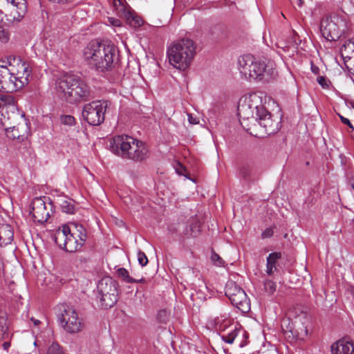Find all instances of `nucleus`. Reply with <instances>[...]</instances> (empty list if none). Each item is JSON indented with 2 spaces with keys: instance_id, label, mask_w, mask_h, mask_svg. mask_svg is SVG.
Returning a JSON list of instances; mask_svg holds the SVG:
<instances>
[{
  "instance_id": "nucleus-1",
  "label": "nucleus",
  "mask_w": 354,
  "mask_h": 354,
  "mask_svg": "<svg viewBox=\"0 0 354 354\" xmlns=\"http://www.w3.org/2000/svg\"><path fill=\"white\" fill-rule=\"evenodd\" d=\"M82 59L91 68L104 72L114 66L118 59V50L113 44L107 41H91L83 48Z\"/></svg>"
},
{
  "instance_id": "nucleus-2",
  "label": "nucleus",
  "mask_w": 354,
  "mask_h": 354,
  "mask_svg": "<svg viewBox=\"0 0 354 354\" xmlns=\"http://www.w3.org/2000/svg\"><path fill=\"white\" fill-rule=\"evenodd\" d=\"M87 236L85 227L73 222L59 227L55 232L54 241L60 248L68 252H75L81 250Z\"/></svg>"
},
{
  "instance_id": "nucleus-3",
  "label": "nucleus",
  "mask_w": 354,
  "mask_h": 354,
  "mask_svg": "<svg viewBox=\"0 0 354 354\" xmlns=\"http://www.w3.org/2000/svg\"><path fill=\"white\" fill-rule=\"evenodd\" d=\"M112 152L136 162H141L148 157L149 149L146 144L127 135L116 136L111 142Z\"/></svg>"
},
{
  "instance_id": "nucleus-4",
  "label": "nucleus",
  "mask_w": 354,
  "mask_h": 354,
  "mask_svg": "<svg viewBox=\"0 0 354 354\" xmlns=\"http://www.w3.org/2000/svg\"><path fill=\"white\" fill-rule=\"evenodd\" d=\"M196 45L189 38L174 41L167 50L169 62L176 69L185 71L192 63L196 53Z\"/></svg>"
},
{
  "instance_id": "nucleus-5",
  "label": "nucleus",
  "mask_w": 354,
  "mask_h": 354,
  "mask_svg": "<svg viewBox=\"0 0 354 354\" xmlns=\"http://www.w3.org/2000/svg\"><path fill=\"white\" fill-rule=\"evenodd\" d=\"M241 74L248 80H268L276 75L274 63L259 60L250 55H244L238 59Z\"/></svg>"
},
{
  "instance_id": "nucleus-6",
  "label": "nucleus",
  "mask_w": 354,
  "mask_h": 354,
  "mask_svg": "<svg viewBox=\"0 0 354 354\" xmlns=\"http://www.w3.org/2000/svg\"><path fill=\"white\" fill-rule=\"evenodd\" d=\"M56 87L59 92L70 102L86 100L90 94L88 86L77 75L66 73L57 81Z\"/></svg>"
},
{
  "instance_id": "nucleus-7",
  "label": "nucleus",
  "mask_w": 354,
  "mask_h": 354,
  "mask_svg": "<svg viewBox=\"0 0 354 354\" xmlns=\"http://www.w3.org/2000/svg\"><path fill=\"white\" fill-rule=\"evenodd\" d=\"M213 322L216 328L220 331V336L223 341L227 344H232L235 339L241 337L239 346L243 347L247 344L248 338L247 332L240 327L231 324L232 321L227 314L220 315L216 317Z\"/></svg>"
},
{
  "instance_id": "nucleus-8",
  "label": "nucleus",
  "mask_w": 354,
  "mask_h": 354,
  "mask_svg": "<svg viewBox=\"0 0 354 354\" xmlns=\"http://www.w3.org/2000/svg\"><path fill=\"white\" fill-rule=\"evenodd\" d=\"M55 311L57 319L65 331L72 334L82 330L84 324L73 306L61 304L57 306Z\"/></svg>"
},
{
  "instance_id": "nucleus-9",
  "label": "nucleus",
  "mask_w": 354,
  "mask_h": 354,
  "mask_svg": "<svg viewBox=\"0 0 354 354\" xmlns=\"http://www.w3.org/2000/svg\"><path fill=\"white\" fill-rule=\"evenodd\" d=\"M26 0H0V21L19 22L27 12Z\"/></svg>"
},
{
  "instance_id": "nucleus-10",
  "label": "nucleus",
  "mask_w": 354,
  "mask_h": 354,
  "mask_svg": "<svg viewBox=\"0 0 354 354\" xmlns=\"http://www.w3.org/2000/svg\"><path fill=\"white\" fill-rule=\"evenodd\" d=\"M347 30L346 19L340 16L333 15L323 17L320 23V32L328 41L338 39Z\"/></svg>"
},
{
  "instance_id": "nucleus-11",
  "label": "nucleus",
  "mask_w": 354,
  "mask_h": 354,
  "mask_svg": "<svg viewBox=\"0 0 354 354\" xmlns=\"http://www.w3.org/2000/svg\"><path fill=\"white\" fill-rule=\"evenodd\" d=\"M111 103L106 100L93 101L86 104L82 109V115L89 124L97 126L105 119V113Z\"/></svg>"
},
{
  "instance_id": "nucleus-12",
  "label": "nucleus",
  "mask_w": 354,
  "mask_h": 354,
  "mask_svg": "<svg viewBox=\"0 0 354 354\" xmlns=\"http://www.w3.org/2000/svg\"><path fill=\"white\" fill-rule=\"evenodd\" d=\"M225 295L229 298L233 306L243 313H247L250 309V301L245 291L235 282H227L225 290Z\"/></svg>"
},
{
  "instance_id": "nucleus-13",
  "label": "nucleus",
  "mask_w": 354,
  "mask_h": 354,
  "mask_svg": "<svg viewBox=\"0 0 354 354\" xmlns=\"http://www.w3.org/2000/svg\"><path fill=\"white\" fill-rule=\"evenodd\" d=\"M112 6L118 17L125 19L131 26L138 28L143 24V20L131 8L125 0H113Z\"/></svg>"
},
{
  "instance_id": "nucleus-14",
  "label": "nucleus",
  "mask_w": 354,
  "mask_h": 354,
  "mask_svg": "<svg viewBox=\"0 0 354 354\" xmlns=\"http://www.w3.org/2000/svg\"><path fill=\"white\" fill-rule=\"evenodd\" d=\"M0 112L3 120L23 119L24 117V114L17 110L13 97L8 94L0 93Z\"/></svg>"
},
{
  "instance_id": "nucleus-15",
  "label": "nucleus",
  "mask_w": 354,
  "mask_h": 354,
  "mask_svg": "<svg viewBox=\"0 0 354 354\" xmlns=\"http://www.w3.org/2000/svg\"><path fill=\"white\" fill-rule=\"evenodd\" d=\"M30 214L35 222L43 223L47 221L50 217V213L47 210L46 203L41 198H35L32 202Z\"/></svg>"
},
{
  "instance_id": "nucleus-16",
  "label": "nucleus",
  "mask_w": 354,
  "mask_h": 354,
  "mask_svg": "<svg viewBox=\"0 0 354 354\" xmlns=\"http://www.w3.org/2000/svg\"><path fill=\"white\" fill-rule=\"evenodd\" d=\"M15 67L9 64V67L0 64V91L8 92L15 91V87L12 84V73Z\"/></svg>"
},
{
  "instance_id": "nucleus-17",
  "label": "nucleus",
  "mask_w": 354,
  "mask_h": 354,
  "mask_svg": "<svg viewBox=\"0 0 354 354\" xmlns=\"http://www.w3.org/2000/svg\"><path fill=\"white\" fill-rule=\"evenodd\" d=\"M23 124H18L17 126L8 127L6 121H2L3 125L5 127L6 133L8 138L12 140H21L28 134L29 127L25 119H23Z\"/></svg>"
},
{
  "instance_id": "nucleus-18",
  "label": "nucleus",
  "mask_w": 354,
  "mask_h": 354,
  "mask_svg": "<svg viewBox=\"0 0 354 354\" xmlns=\"http://www.w3.org/2000/svg\"><path fill=\"white\" fill-rule=\"evenodd\" d=\"M255 121L265 129V131L268 134L274 133L280 129V122L274 120L268 111H266V114H261L259 118L255 119Z\"/></svg>"
},
{
  "instance_id": "nucleus-19",
  "label": "nucleus",
  "mask_w": 354,
  "mask_h": 354,
  "mask_svg": "<svg viewBox=\"0 0 354 354\" xmlns=\"http://www.w3.org/2000/svg\"><path fill=\"white\" fill-rule=\"evenodd\" d=\"M247 100L248 106H253L255 108V119L259 118L261 114H266V109L263 104V97L259 93H252L243 97Z\"/></svg>"
},
{
  "instance_id": "nucleus-20",
  "label": "nucleus",
  "mask_w": 354,
  "mask_h": 354,
  "mask_svg": "<svg viewBox=\"0 0 354 354\" xmlns=\"http://www.w3.org/2000/svg\"><path fill=\"white\" fill-rule=\"evenodd\" d=\"M331 354H352L354 351L353 344L346 338L341 339L332 344Z\"/></svg>"
},
{
  "instance_id": "nucleus-21",
  "label": "nucleus",
  "mask_w": 354,
  "mask_h": 354,
  "mask_svg": "<svg viewBox=\"0 0 354 354\" xmlns=\"http://www.w3.org/2000/svg\"><path fill=\"white\" fill-rule=\"evenodd\" d=\"M247 100L242 97L239 103L237 111L240 119L249 120L254 119L255 120V108L253 106H246Z\"/></svg>"
},
{
  "instance_id": "nucleus-22",
  "label": "nucleus",
  "mask_w": 354,
  "mask_h": 354,
  "mask_svg": "<svg viewBox=\"0 0 354 354\" xmlns=\"http://www.w3.org/2000/svg\"><path fill=\"white\" fill-rule=\"evenodd\" d=\"M99 296L109 294V292L117 293L118 289L115 282L110 277L102 279L97 284Z\"/></svg>"
},
{
  "instance_id": "nucleus-23",
  "label": "nucleus",
  "mask_w": 354,
  "mask_h": 354,
  "mask_svg": "<svg viewBox=\"0 0 354 354\" xmlns=\"http://www.w3.org/2000/svg\"><path fill=\"white\" fill-rule=\"evenodd\" d=\"M30 72V70L26 72H15L13 71L12 73V84L15 87V91L21 89L28 84Z\"/></svg>"
},
{
  "instance_id": "nucleus-24",
  "label": "nucleus",
  "mask_w": 354,
  "mask_h": 354,
  "mask_svg": "<svg viewBox=\"0 0 354 354\" xmlns=\"http://www.w3.org/2000/svg\"><path fill=\"white\" fill-rule=\"evenodd\" d=\"M14 236V231L11 225L1 224L0 225V246H5L10 244Z\"/></svg>"
},
{
  "instance_id": "nucleus-25",
  "label": "nucleus",
  "mask_w": 354,
  "mask_h": 354,
  "mask_svg": "<svg viewBox=\"0 0 354 354\" xmlns=\"http://www.w3.org/2000/svg\"><path fill=\"white\" fill-rule=\"evenodd\" d=\"M281 257L280 252L270 253L266 259V273L269 276H272L275 271L277 270V263Z\"/></svg>"
},
{
  "instance_id": "nucleus-26",
  "label": "nucleus",
  "mask_w": 354,
  "mask_h": 354,
  "mask_svg": "<svg viewBox=\"0 0 354 354\" xmlns=\"http://www.w3.org/2000/svg\"><path fill=\"white\" fill-rule=\"evenodd\" d=\"M341 55L344 59L354 57V39L346 41L341 47Z\"/></svg>"
},
{
  "instance_id": "nucleus-27",
  "label": "nucleus",
  "mask_w": 354,
  "mask_h": 354,
  "mask_svg": "<svg viewBox=\"0 0 354 354\" xmlns=\"http://www.w3.org/2000/svg\"><path fill=\"white\" fill-rule=\"evenodd\" d=\"M10 337L8 318L6 315H0V341Z\"/></svg>"
},
{
  "instance_id": "nucleus-28",
  "label": "nucleus",
  "mask_w": 354,
  "mask_h": 354,
  "mask_svg": "<svg viewBox=\"0 0 354 354\" xmlns=\"http://www.w3.org/2000/svg\"><path fill=\"white\" fill-rule=\"evenodd\" d=\"M100 299L101 305L107 308H111L115 305L118 301V292H109V294L98 296Z\"/></svg>"
},
{
  "instance_id": "nucleus-29",
  "label": "nucleus",
  "mask_w": 354,
  "mask_h": 354,
  "mask_svg": "<svg viewBox=\"0 0 354 354\" xmlns=\"http://www.w3.org/2000/svg\"><path fill=\"white\" fill-rule=\"evenodd\" d=\"M12 60L13 62L12 63L11 57L9 58V63L15 67V72H26L30 70L28 64L20 58L14 57Z\"/></svg>"
},
{
  "instance_id": "nucleus-30",
  "label": "nucleus",
  "mask_w": 354,
  "mask_h": 354,
  "mask_svg": "<svg viewBox=\"0 0 354 354\" xmlns=\"http://www.w3.org/2000/svg\"><path fill=\"white\" fill-rule=\"evenodd\" d=\"M60 207L62 212L65 213L73 214L75 212V205L71 200H64L60 203Z\"/></svg>"
},
{
  "instance_id": "nucleus-31",
  "label": "nucleus",
  "mask_w": 354,
  "mask_h": 354,
  "mask_svg": "<svg viewBox=\"0 0 354 354\" xmlns=\"http://www.w3.org/2000/svg\"><path fill=\"white\" fill-rule=\"evenodd\" d=\"M118 274L123 279V280L127 283H137L138 281L131 278L127 270L124 268H120L118 270Z\"/></svg>"
},
{
  "instance_id": "nucleus-32",
  "label": "nucleus",
  "mask_w": 354,
  "mask_h": 354,
  "mask_svg": "<svg viewBox=\"0 0 354 354\" xmlns=\"http://www.w3.org/2000/svg\"><path fill=\"white\" fill-rule=\"evenodd\" d=\"M277 288L276 283L272 280L267 279L264 281V290L268 295H272Z\"/></svg>"
},
{
  "instance_id": "nucleus-33",
  "label": "nucleus",
  "mask_w": 354,
  "mask_h": 354,
  "mask_svg": "<svg viewBox=\"0 0 354 354\" xmlns=\"http://www.w3.org/2000/svg\"><path fill=\"white\" fill-rule=\"evenodd\" d=\"M46 354H64L63 351L62 350L60 346L56 343H52L48 350Z\"/></svg>"
},
{
  "instance_id": "nucleus-34",
  "label": "nucleus",
  "mask_w": 354,
  "mask_h": 354,
  "mask_svg": "<svg viewBox=\"0 0 354 354\" xmlns=\"http://www.w3.org/2000/svg\"><path fill=\"white\" fill-rule=\"evenodd\" d=\"M10 39V33L9 32L4 28L3 26H0V41L3 43H6Z\"/></svg>"
},
{
  "instance_id": "nucleus-35",
  "label": "nucleus",
  "mask_w": 354,
  "mask_h": 354,
  "mask_svg": "<svg viewBox=\"0 0 354 354\" xmlns=\"http://www.w3.org/2000/svg\"><path fill=\"white\" fill-rule=\"evenodd\" d=\"M61 122L64 125L73 126L75 122V120L72 115H62L61 117Z\"/></svg>"
},
{
  "instance_id": "nucleus-36",
  "label": "nucleus",
  "mask_w": 354,
  "mask_h": 354,
  "mask_svg": "<svg viewBox=\"0 0 354 354\" xmlns=\"http://www.w3.org/2000/svg\"><path fill=\"white\" fill-rule=\"evenodd\" d=\"M138 263L141 266H145L148 263V259L145 252L139 250L137 254Z\"/></svg>"
},
{
  "instance_id": "nucleus-37",
  "label": "nucleus",
  "mask_w": 354,
  "mask_h": 354,
  "mask_svg": "<svg viewBox=\"0 0 354 354\" xmlns=\"http://www.w3.org/2000/svg\"><path fill=\"white\" fill-rule=\"evenodd\" d=\"M211 260L214 263V265L217 266H222L224 264V261L221 257L215 252H212L211 256Z\"/></svg>"
},
{
  "instance_id": "nucleus-38",
  "label": "nucleus",
  "mask_w": 354,
  "mask_h": 354,
  "mask_svg": "<svg viewBox=\"0 0 354 354\" xmlns=\"http://www.w3.org/2000/svg\"><path fill=\"white\" fill-rule=\"evenodd\" d=\"M106 24L113 27H121L122 22L120 19L114 17H108Z\"/></svg>"
},
{
  "instance_id": "nucleus-39",
  "label": "nucleus",
  "mask_w": 354,
  "mask_h": 354,
  "mask_svg": "<svg viewBox=\"0 0 354 354\" xmlns=\"http://www.w3.org/2000/svg\"><path fill=\"white\" fill-rule=\"evenodd\" d=\"M274 227L266 228L261 234L262 239H268L273 236Z\"/></svg>"
},
{
  "instance_id": "nucleus-40",
  "label": "nucleus",
  "mask_w": 354,
  "mask_h": 354,
  "mask_svg": "<svg viewBox=\"0 0 354 354\" xmlns=\"http://www.w3.org/2000/svg\"><path fill=\"white\" fill-rule=\"evenodd\" d=\"M239 172H240V175L243 178H247L248 176H249L250 175L251 170L248 166L244 165V166L241 167V168L239 169Z\"/></svg>"
},
{
  "instance_id": "nucleus-41",
  "label": "nucleus",
  "mask_w": 354,
  "mask_h": 354,
  "mask_svg": "<svg viewBox=\"0 0 354 354\" xmlns=\"http://www.w3.org/2000/svg\"><path fill=\"white\" fill-rule=\"evenodd\" d=\"M189 230L187 229L185 232V234L187 236H196L198 234V230H194L193 226H189Z\"/></svg>"
},
{
  "instance_id": "nucleus-42",
  "label": "nucleus",
  "mask_w": 354,
  "mask_h": 354,
  "mask_svg": "<svg viewBox=\"0 0 354 354\" xmlns=\"http://www.w3.org/2000/svg\"><path fill=\"white\" fill-rule=\"evenodd\" d=\"M175 169L178 174L186 176V175L184 174L185 171V168L181 164L178 163L175 167Z\"/></svg>"
},
{
  "instance_id": "nucleus-43",
  "label": "nucleus",
  "mask_w": 354,
  "mask_h": 354,
  "mask_svg": "<svg viewBox=\"0 0 354 354\" xmlns=\"http://www.w3.org/2000/svg\"><path fill=\"white\" fill-rule=\"evenodd\" d=\"M339 118L342 123L348 125L349 127V128L351 129V131H353L354 128H353L352 124L351 123L350 120L348 118H344L342 115H339Z\"/></svg>"
},
{
  "instance_id": "nucleus-44",
  "label": "nucleus",
  "mask_w": 354,
  "mask_h": 354,
  "mask_svg": "<svg viewBox=\"0 0 354 354\" xmlns=\"http://www.w3.org/2000/svg\"><path fill=\"white\" fill-rule=\"evenodd\" d=\"M188 121L192 124H196L199 122L197 118L194 117L191 113H187Z\"/></svg>"
},
{
  "instance_id": "nucleus-45",
  "label": "nucleus",
  "mask_w": 354,
  "mask_h": 354,
  "mask_svg": "<svg viewBox=\"0 0 354 354\" xmlns=\"http://www.w3.org/2000/svg\"><path fill=\"white\" fill-rule=\"evenodd\" d=\"M10 343L8 341L5 342L3 344V348L4 350H6L8 351V348H10Z\"/></svg>"
},
{
  "instance_id": "nucleus-46",
  "label": "nucleus",
  "mask_w": 354,
  "mask_h": 354,
  "mask_svg": "<svg viewBox=\"0 0 354 354\" xmlns=\"http://www.w3.org/2000/svg\"><path fill=\"white\" fill-rule=\"evenodd\" d=\"M301 335L306 336L308 333L307 327L304 326V328L301 329Z\"/></svg>"
},
{
  "instance_id": "nucleus-47",
  "label": "nucleus",
  "mask_w": 354,
  "mask_h": 354,
  "mask_svg": "<svg viewBox=\"0 0 354 354\" xmlns=\"http://www.w3.org/2000/svg\"><path fill=\"white\" fill-rule=\"evenodd\" d=\"M323 81H324V79L323 77H319V80H318V82L321 84V85H323Z\"/></svg>"
},
{
  "instance_id": "nucleus-48",
  "label": "nucleus",
  "mask_w": 354,
  "mask_h": 354,
  "mask_svg": "<svg viewBox=\"0 0 354 354\" xmlns=\"http://www.w3.org/2000/svg\"><path fill=\"white\" fill-rule=\"evenodd\" d=\"M32 320L33 321V322H34V324H35V325H38V324H39V322H39V320H37V319H32Z\"/></svg>"
},
{
  "instance_id": "nucleus-49",
  "label": "nucleus",
  "mask_w": 354,
  "mask_h": 354,
  "mask_svg": "<svg viewBox=\"0 0 354 354\" xmlns=\"http://www.w3.org/2000/svg\"><path fill=\"white\" fill-rule=\"evenodd\" d=\"M350 72L352 75H354V64L353 66L350 68Z\"/></svg>"
},
{
  "instance_id": "nucleus-50",
  "label": "nucleus",
  "mask_w": 354,
  "mask_h": 354,
  "mask_svg": "<svg viewBox=\"0 0 354 354\" xmlns=\"http://www.w3.org/2000/svg\"><path fill=\"white\" fill-rule=\"evenodd\" d=\"M353 189H354V184L353 185Z\"/></svg>"
}]
</instances>
